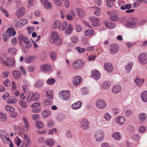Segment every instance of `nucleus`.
<instances>
[{"instance_id":"f257e3e1","label":"nucleus","mask_w":147,"mask_h":147,"mask_svg":"<svg viewBox=\"0 0 147 147\" xmlns=\"http://www.w3.org/2000/svg\"><path fill=\"white\" fill-rule=\"evenodd\" d=\"M51 36L52 40V41H50L51 43H54L57 45H59L61 44L62 40L60 38L59 35L57 32H52Z\"/></svg>"},{"instance_id":"f03ea898","label":"nucleus","mask_w":147,"mask_h":147,"mask_svg":"<svg viewBox=\"0 0 147 147\" xmlns=\"http://www.w3.org/2000/svg\"><path fill=\"white\" fill-rule=\"evenodd\" d=\"M6 61H4L3 58H0V61L3 65L9 66L13 67L15 65V61L11 57H8L6 59Z\"/></svg>"},{"instance_id":"7ed1b4c3","label":"nucleus","mask_w":147,"mask_h":147,"mask_svg":"<svg viewBox=\"0 0 147 147\" xmlns=\"http://www.w3.org/2000/svg\"><path fill=\"white\" fill-rule=\"evenodd\" d=\"M39 97L40 96L38 93L31 92L28 94L26 100L28 103L32 101H35L39 99Z\"/></svg>"},{"instance_id":"20e7f679","label":"nucleus","mask_w":147,"mask_h":147,"mask_svg":"<svg viewBox=\"0 0 147 147\" xmlns=\"http://www.w3.org/2000/svg\"><path fill=\"white\" fill-rule=\"evenodd\" d=\"M59 98L63 100H67L70 98V94L68 90H62L59 94Z\"/></svg>"},{"instance_id":"39448f33","label":"nucleus","mask_w":147,"mask_h":147,"mask_svg":"<svg viewBox=\"0 0 147 147\" xmlns=\"http://www.w3.org/2000/svg\"><path fill=\"white\" fill-rule=\"evenodd\" d=\"M139 62L143 64L147 63V53H140L138 56Z\"/></svg>"},{"instance_id":"423d86ee","label":"nucleus","mask_w":147,"mask_h":147,"mask_svg":"<svg viewBox=\"0 0 147 147\" xmlns=\"http://www.w3.org/2000/svg\"><path fill=\"white\" fill-rule=\"evenodd\" d=\"M138 22V20L135 18H130L125 23V25L127 27H130L131 26H134Z\"/></svg>"},{"instance_id":"0eeeda50","label":"nucleus","mask_w":147,"mask_h":147,"mask_svg":"<svg viewBox=\"0 0 147 147\" xmlns=\"http://www.w3.org/2000/svg\"><path fill=\"white\" fill-rule=\"evenodd\" d=\"M89 122L86 119H82L80 123V126L81 128L84 129L86 130L88 129L89 127Z\"/></svg>"},{"instance_id":"6e6552de","label":"nucleus","mask_w":147,"mask_h":147,"mask_svg":"<svg viewBox=\"0 0 147 147\" xmlns=\"http://www.w3.org/2000/svg\"><path fill=\"white\" fill-rule=\"evenodd\" d=\"M95 137L97 141H100L102 140L104 137V134L101 130L96 131L95 134Z\"/></svg>"},{"instance_id":"1a4fd4ad","label":"nucleus","mask_w":147,"mask_h":147,"mask_svg":"<svg viewBox=\"0 0 147 147\" xmlns=\"http://www.w3.org/2000/svg\"><path fill=\"white\" fill-rule=\"evenodd\" d=\"M82 78L79 76H76L73 79V83L74 86H77L79 85L82 82Z\"/></svg>"},{"instance_id":"9d476101","label":"nucleus","mask_w":147,"mask_h":147,"mask_svg":"<svg viewBox=\"0 0 147 147\" xmlns=\"http://www.w3.org/2000/svg\"><path fill=\"white\" fill-rule=\"evenodd\" d=\"M84 62L83 61L78 60L76 61L73 64V67L76 69H79L82 67L84 65Z\"/></svg>"},{"instance_id":"9b49d317","label":"nucleus","mask_w":147,"mask_h":147,"mask_svg":"<svg viewBox=\"0 0 147 147\" xmlns=\"http://www.w3.org/2000/svg\"><path fill=\"white\" fill-rule=\"evenodd\" d=\"M20 45L22 46V42H24L25 43H27L29 40L27 37L24 36L22 34H20L18 36Z\"/></svg>"},{"instance_id":"f8f14e48","label":"nucleus","mask_w":147,"mask_h":147,"mask_svg":"<svg viewBox=\"0 0 147 147\" xmlns=\"http://www.w3.org/2000/svg\"><path fill=\"white\" fill-rule=\"evenodd\" d=\"M96 105L99 109H104L106 107V104L103 100L100 99L96 101Z\"/></svg>"},{"instance_id":"ddd939ff","label":"nucleus","mask_w":147,"mask_h":147,"mask_svg":"<svg viewBox=\"0 0 147 147\" xmlns=\"http://www.w3.org/2000/svg\"><path fill=\"white\" fill-rule=\"evenodd\" d=\"M91 75L93 78L96 80L99 79L101 76L99 72L96 69H94L91 72Z\"/></svg>"},{"instance_id":"4468645a","label":"nucleus","mask_w":147,"mask_h":147,"mask_svg":"<svg viewBox=\"0 0 147 147\" xmlns=\"http://www.w3.org/2000/svg\"><path fill=\"white\" fill-rule=\"evenodd\" d=\"M119 51V47L116 45L112 44L110 46V52L113 54L117 53Z\"/></svg>"},{"instance_id":"2eb2a0df","label":"nucleus","mask_w":147,"mask_h":147,"mask_svg":"<svg viewBox=\"0 0 147 147\" xmlns=\"http://www.w3.org/2000/svg\"><path fill=\"white\" fill-rule=\"evenodd\" d=\"M25 13V9L24 8H22L20 9L19 10L17 11L16 13V16L18 18H20L23 16Z\"/></svg>"},{"instance_id":"dca6fc26","label":"nucleus","mask_w":147,"mask_h":147,"mask_svg":"<svg viewBox=\"0 0 147 147\" xmlns=\"http://www.w3.org/2000/svg\"><path fill=\"white\" fill-rule=\"evenodd\" d=\"M121 86L119 85H116L113 87L112 91L114 94H117L121 91Z\"/></svg>"},{"instance_id":"f3484780","label":"nucleus","mask_w":147,"mask_h":147,"mask_svg":"<svg viewBox=\"0 0 147 147\" xmlns=\"http://www.w3.org/2000/svg\"><path fill=\"white\" fill-rule=\"evenodd\" d=\"M61 22L59 20L55 21L52 24V28L55 29H59L60 28L61 25Z\"/></svg>"},{"instance_id":"a211bd4d","label":"nucleus","mask_w":147,"mask_h":147,"mask_svg":"<svg viewBox=\"0 0 147 147\" xmlns=\"http://www.w3.org/2000/svg\"><path fill=\"white\" fill-rule=\"evenodd\" d=\"M105 69L109 73L111 72L113 70V67L111 63H107L105 64Z\"/></svg>"},{"instance_id":"6ab92c4d","label":"nucleus","mask_w":147,"mask_h":147,"mask_svg":"<svg viewBox=\"0 0 147 147\" xmlns=\"http://www.w3.org/2000/svg\"><path fill=\"white\" fill-rule=\"evenodd\" d=\"M28 20L26 19H23L19 21L16 23V26L19 28H20L28 22Z\"/></svg>"},{"instance_id":"aec40b11","label":"nucleus","mask_w":147,"mask_h":147,"mask_svg":"<svg viewBox=\"0 0 147 147\" xmlns=\"http://www.w3.org/2000/svg\"><path fill=\"white\" fill-rule=\"evenodd\" d=\"M82 105L81 102L80 101H78L72 105L71 107L73 109H77L80 108Z\"/></svg>"},{"instance_id":"412c9836","label":"nucleus","mask_w":147,"mask_h":147,"mask_svg":"<svg viewBox=\"0 0 147 147\" xmlns=\"http://www.w3.org/2000/svg\"><path fill=\"white\" fill-rule=\"evenodd\" d=\"M51 66L48 64L42 65L40 66V68L45 71H49L51 69Z\"/></svg>"},{"instance_id":"4be33fe9","label":"nucleus","mask_w":147,"mask_h":147,"mask_svg":"<svg viewBox=\"0 0 147 147\" xmlns=\"http://www.w3.org/2000/svg\"><path fill=\"white\" fill-rule=\"evenodd\" d=\"M115 120L117 123L121 125L124 123L125 121V119L123 117L119 116L116 118Z\"/></svg>"},{"instance_id":"5701e85b","label":"nucleus","mask_w":147,"mask_h":147,"mask_svg":"<svg viewBox=\"0 0 147 147\" xmlns=\"http://www.w3.org/2000/svg\"><path fill=\"white\" fill-rule=\"evenodd\" d=\"M112 137L116 140H119L121 138L120 133L118 132H115L112 134Z\"/></svg>"},{"instance_id":"b1692460","label":"nucleus","mask_w":147,"mask_h":147,"mask_svg":"<svg viewBox=\"0 0 147 147\" xmlns=\"http://www.w3.org/2000/svg\"><path fill=\"white\" fill-rule=\"evenodd\" d=\"M141 97L142 100L145 102H147V91H144L141 93Z\"/></svg>"},{"instance_id":"393cba45","label":"nucleus","mask_w":147,"mask_h":147,"mask_svg":"<svg viewBox=\"0 0 147 147\" xmlns=\"http://www.w3.org/2000/svg\"><path fill=\"white\" fill-rule=\"evenodd\" d=\"M111 83L109 81H105L102 84V88L104 90L108 89L110 87Z\"/></svg>"},{"instance_id":"a878e982","label":"nucleus","mask_w":147,"mask_h":147,"mask_svg":"<svg viewBox=\"0 0 147 147\" xmlns=\"http://www.w3.org/2000/svg\"><path fill=\"white\" fill-rule=\"evenodd\" d=\"M73 30V26L71 24H69L68 27L65 31V33L66 34H71Z\"/></svg>"},{"instance_id":"bb28decb","label":"nucleus","mask_w":147,"mask_h":147,"mask_svg":"<svg viewBox=\"0 0 147 147\" xmlns=\"http://www.w3.org/2000/svg\"><path fill=\"white\" fill-rule=\"evenodd\" d=\"M13 75L14 78L16 79H18L21 76L20 72L18 71H13Z\"/></svg>"},{"instance_id":"cd10ccee","label":"nucleus","mask_w":147,"mask_h":147,"mask_svg":"<svg viewBox=\"0 0 147 147\" xmlns=\"http://www.w3.org/2000/svg\"><path fill=\"white\" fill-rule=\"evenodd\" d=\"M76 11L78 15L80 17H83L85 15L84 11L81 9L77 8Z\"/></svg>"},{"instance_id":"c85d7f7f","label":"nucleus","mask_w":147,"mask_h":147,"mask_svg":"<svg viewBox=\"0 0 147 147\" xmlns=\"http://www.w3.org/2000/svg\"><path fill=\"white\" fill-rule=\"evenodd\" d=\"M45 143L48 146H52L54 144V140L52 138L47 139L45 141Z\"/></svg>"},{"instance_id":"c756f323","label":"nucleus","mask_w":147,"mask_h":147,"mask_svg":"<svg viewBox=\"0 0 147 147\" xmlns=\"http://www.w3.org/2000/svg\"><path fill=\"white\" fill-rule=\"evenodd\" d=\"M43 82L40 80L38 81L35 84V87L37 88H41L43 85Z\"/></svg>"},{"instance_id":"7c9ffc66","label":"nucleus","mask_w":147,"mask_h":147,"mask_svg":"<svg viewBox=\"0 0 147 147\" xmlns=\"http://www.w3.org/2000/svg\"><path fill=\"white\" fill-rule=\"evenodd\" d=\"M144 81V80L143 79L140 80L139 78H136L134 82L138 86L140 87Z\"/></svg>"},{"instance_id":"2f4dec72","label":"nucleus","mask_w":147,"mask_h":147,"mask_svg":"<svg viewBox=\"0 0 147 147\" xmlns=\"http://www.w3.org/2000/svg\"><path fill=\"white\" fill-rule=\"evenodd\" d=\"M17 51L16 49L14 47H10L8 49V52L12 55H15L16 54Z\"/></svg>"},{"instance_id":"473e14b6","label":"nucleus","mask_w":147,"mask_h":147,"mask_svg":"<svg viewBox=\"0 0 147 147\" xmlns=\"http://www.w3.org/2000/svg\"><path fill=\"white\" fill-rule=\"evenodd\" d=\"M146 114L144 113H140L139 115V120L142 122L146 119Z\"/></svg>"},{"instance_id":"72a5a7b5","label":"nucleus","mask_w":147,"mask_h":147,"mask_svg":"<svg viewBox=\"0 0 147 147\" xmlns=\"http://www.w3.org/2000/svg\"><path fill=\"white\" fill-rule=\"evenodd\" d=\"M50 114V112L49 110H45L42 113V115L44 118H46L48 117Z\"/></svg>"},{"instance_id":"f704fd0d","label":"nucleus","mask_w":147,"mask_h":147,"mask_svg":"<svg viewBox=\"0 0 147 147\" xmlns=\"http://www.w3.org/2000/svg\"><path fill=\"white\" fill-rule=\"evenodd\" d=\"M94 32V30L92 29H88L85 32V35L86 36L92 35Z\"/></svg>"},{"instance_id":"c9c22d12","label":"nucleus","mask_w":147,"mask_h":147,"mask_svg":"<svg viewBox=\"0 0 147 147\" xmlns=\"http://www.w3.org/2000/svg\"><path fill=\"white\" fill-rule=\"evenodd\" d=\"M104 23L106 27L108 28H113L115 26V24L111 23H108L106 21L104 22Z\"/></svg>"},{"instance_id":"e433bc0d","label":"nucleus","mask_w":147,"mask_h":147,"mask_svg":"<svg viewBox=\"0 0 147 147\" xmlns=\"http://www.w3.org/2000/svg\"><path fill=\"white\" fill-rule=\"evenodd\" d=\"M67 22L65 21L62 23H61V25L60 26V28L59 30L61 31L65 30L67 28Z\"/></svg>"},{"instance_id":"4c0bfd02","label":"nucleus","mask_w":147,"mask_h":147,"mask_svg":"<svg viewBox=\"0 0 147 147\" xmlns=\"http://www.w3.org/2000/svg\"><path fill=\"white\" fill-rule=\"evenodd\" d=\"M109 19L114 22L116 21L119 20V18L117 15L113 14L111 15Z\"/></svg>"},{"instance_id":"58836bf2","label":"nucleus","mask_w":147,"mask_h":147,"mask_svg":"<svg viewBox=\"0 0 147 147\" xmlns=\"http://www.w3.org/2000/svg\"><path fill=\"white\" fill-rule=\"evenodd\" d=\"M133 65V63L132 62H129L125 66V68L127 70H131Z\"/></svg>"},{"instance_id":"ea45409f","label":"nucleus","mask_w":147,"mask_h":147,"mask_svg":"<svg viewBox=\"0 0 147 147\" xmlns=\"http://www.w3.org/2000/svg\"><path fill=\"white\" fill-rule=\"evenodd\" d=\"M36 126L39 129H41L43 127V124L42 122L40 121H37L35 123Z\"/></svg>"},{"instance_id":"a19ab883","label":"nucleus","mask_w":147,"mask_h":147,"mask_svg":"<svg viewBox=\"0 0 147 147\" xmlns=\"http://www.w3.org/2000/svg\"><path fill=\"white\" fill-rule=\"evenodd\" d=\"M7 119V116L4 113H0V119L1 121H4Z\"/></svg>"},{"instance_id":"79ce46f5","label":"nucleus","mask_w":147,"mask_h":147,"mask_svg":"<svg viewBox=\"0 0 147 147\" xmlns=\"http://www.w3.org/2000/svg\"><path fill=\"white\" fill-rule=\"evenodd\" d=\"M19 103L22 108L24 109H26L27 108V105L26 102L24 101L23 100H20L19 101Z\"/></svg>"},{"instance_id":"37998d69","label":"nucleus","mask_w":147,"mask_h":147,"mask_svg":"<svg viewBox=\"0 0 147 147\" xmlns=\"http://www.w3.org/2000/svg\"><path fill=\"white\" fill-rule=\"evenodd\" d=\"M35 57L34 56H31L26 58V61L27 63H30L34 61L35 59Z\"/></svg>"},{"instance_id":"c03bdc74","label":"nucleus","mask_w":147,"mask_h":147,"mask_svg":"<svg viewBox=\"0 0 147 147\" xmlns=\"http://www.w3.org/2000/svg\"><path fill=\"white\" fill-rule=\"evenodd\" d=\"M104 117L107 121L110 120L112 117L111 115L108 113H106L105 114Z\"/></svg>"},{"instance_id":"a18cd8bd","label":"nucleus","mask_w":147,"mask_h":147,"mask_svg":"<svg viewBox=\"0 0 147 147\" xmlns=\"http://www.w3.org/2000/svg\"><path fill=\"white\" fill-rule=\"evenodd\" d=\"M44 7L47 9H51L52 6V4L50 2L48 1L46 3L43 4Z\"/></svg>"},{"instance_id":"49530a36","label":"nucleus","mask_w":147,"mask_h":147,"mask_svg":"<svg viewBox=\"0 0 147 147\" xmlns=\"http://www.w3.org/2000/svg\"><path fill=\"white\" fill-rule=\"evenodd\" d=\"M131 8V5L130 4H127L125 5H123L120 7V8L122 10L126 9H128Z\"/></svg>"},{"instance_id":"de8ad7c7","label":"nucleus","mask_w":147,"mask_h":147,"mask_svg":"<svg viewBox=\"0 0 147 147\" xmlns=\"http://www.w3.org/2000/svg\"><path fill=\"white\" fill-rule=\"evenodd\" d=\"M55 81V80L53 78H52L48 79L47 80V83L49 85H51L53 84Z\"/></svg>"},{"instance_id":"09e8293b","label":"nucleus","mask_w":147,"mask_h":147,"mask_svg":"<svg viewBox=\"0 0 147 147\" xmlns=\"http://www.w3.org/2000/svg\"><path fill=\"white\" fill-rule=\"evenodd\" d=\"M3 40L5 42H6L9 38V35L4 32L3 33Z\"/></svg>"},{"instance_id":"8fccbe9b","label":"nucleus","mask_w":147,"mask_h":147,"mask_svg":"<svg viewBox=\"0 0 147 147\" xmlns=\"http://www.w3.org/2000/svg\"><path fill=\"white\" fill-rule=\"evenodd\" d=\"M54 123L53 121L51 120L48 121L47 123V126L49 127H50L53 126Z\"/></svg>"},{"instance_id":"3c124183","label":"nucleus","mask_w":147,"mask_h":147,"mask_svg":"<svg viewBox=\"0 0 147 147\" xmlns=\"http://www.w3.org/2000/svg\"><path fill=\"white\" fill-rule=\"evenodd\" d=\"M50 57L53 60H55L56 59L57 56L55 52H51L50 54Z\"/></svg>"},{"instance_id":"603ef678","label":"nucleus","mask_w":147,"mask_h":147,"mask_svg":"<svg viewBox=\"0 0 147 147\" xmlns=\"http://www.w3.org/2000/svg\"><path fill=\"white\" fill-rule=\"evenodd\" d=\"M76 49L79 53H82L85 51V49L84 48H81L79 47H76Z\"/></svg>"},{"instance_id":"864d4df0","label":"nucleus","mask_w":147,"mask_h":147,"mask_svg":"<svg viewBox=\"0 0 147 147\" xmlns=\"http://www.w3.org/2000/svg\"><path fill=\"white\" fill-rule=\"evenodd\" d=\"M11 43L13 46H15L16 45L17 43V40L16 37H14L11 39Z\"/></svg>"},{"instance_id":"5fc2aeb1","label":"nucleus","mask_w":147,"mask_h":147,"mask_svg":"<svg viewBox=\"0 0 147 147\" xmlns=\"http://www.w3.org/2000/svg\"><path fill=\"white\" fill-rule=\"evenodd\" d=\"M13 30V28H9L6 31V34L9 35V37H11V32Z\"/></svg>"},{"instance_id":"6e6d98bb","label":"nucleus","mask_w":147,"mask_h":147,"mask_svg":"<svg viewBox=\"0 0 147 147\" xmlns=\"http://www.w3.org/2000/svg\"><path fill=\"white\" fill-rule=\"evenodd\" d=\"M89 20L91 22H99L100 21V20L98 19L95 18L94 17H90L89 18Z\"/></svg>"},{"instance_id":"4d7b16f0","label":"nucleus","mask_w":147,"mask_h":147,"mask_svg":"<svg viewBox=\"0 0 147 147\" xmlns=\"http://www.w3.org/2000/svg\"><path fill=\"white\" fill-rule=\"evenodd\" d=\"M3 83L4 85L6 87H9L11 85L9 80L8 79L6 80Z\"/></svg>"},{"instance_id":"13d9d810","label":"nucleus","mask_w":147,"mask_h":147,"mask_svg":"<svg viewBox=\"0 0 147 147\" xmlns=\"http://www.w3.org/2000/svg\"><path fill=\"white\" fill-rule=\"evenodd\" d=\"M81 91L82 94L84 95L86 94L88 92V90L85 87L82 88Z\"/></svg>"},{"instance_id":"bf43d9fd","label":"nucleus","mask_w":147,"mask_h":147,"mask_svg":"<svg viewBox=\"0 0 147 147\" xmlns=\"http://www.w3.org/2000/svg\"><path fill=\"white\" fill-rule=\"evenodd\" d=\"M46 93L47 94L46 96L48 98H50V99H52V94L51 91H47L46 92Z\"/></svg>"},{"instance_id":"052dcab7","label":"nucleus","mask_w":147,"mask_h":147,"mask_svg":"<svg viewBox=\"0 0 147 147\" xmlns=\"http://www.w3.org/2000/svg\"><path fill=\"white\" fill-rule=\"evenodd\" d=\"M36 132L38 134L44 135L47 133V131L45 129H44L41 131L38 130L36 131Z\"/></svg>"},{"instance_id":"680f3d73","label":"nucleus","mask_w":147,"mask_h":147,"mask_svg":"<svg viewBox=\"0 0 147 147\" xmlns=\"http://www.w3.org/2000/svg\"><path fill=\"white\" fill-rule=\"evenodd\" d=\"M71 40L73 42L76 43L79 40L78 37L73 36L71 38Z\"/></svg>"},{"instance_id":"e2e57ef3","label":"nucleus","mask_w":147,"mask_h":147,"mask_svg":"<svg viewBox=\"0 0 147 147\" xmlns=\"http://www.w3.org/2000/svg\"><path fill=\"white\" fill-rule=\"evenodd\" d=\"M30 87H28L25 85L22 86V88L23 91L26 93H28L29 91V88Z\"/></svg>"},{"instance_id":"0e129e2a","label":"nucleus","mask_w":147,"mask_h":147,"mask_svg":"<svg viewBox=\"0 0 147 147\" xmlns=\"http://www.w3.org/2000/svg\"><path fill=\"white\" fill-rule=\"evenodd\" d=\"M132 114V111L130 110H127L125 112V115L127 117L131 116Z\"/></svg>"},{"instance_id":"69168bd1","label":"nucleus","mask_w":147,"mask_h":147,"mask_svg":"<svg viewBox=\"0 0 147 147\" xmlns=\"http://www.w3.org/2000/svg\"><path fill=\"white\" fill-rule=\"evenodd\" d=\"M34 66L32 65L28 66L27 67V69L29 72H33L34 71Z\"/></svg>"},{"instance_id":"338daca9","label":"nucleus","mask_w":147,"mask_h":147,"mask_svg":"<svg viewBox=\"0 0 147 147\" xmlns=\"http://www.w3.org/2000/svg\"><path fill=\"white\" fill-rule=\"evenodd\" d=\"M96 57L95 55H91L88 57V59L89 61H93L95 59Z\"/></svg>"},{"instance_id":"774afa93","label":"nucleus","mask_w":147,"mask_h":147,"mask_svg":"<svg viewBox=\"0 0 147 147\" xmlns=\"http://www.w3.org/2000/svg\"><path fill=\"white\" fill-rule=\"evenodd\" d=\"M1 10L5 14L7 17H8L9 16L8 13L7 11L2 7L1 8Z\"/></svg>"}]
</instances>
